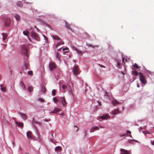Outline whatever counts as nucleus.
<instances>
[{"mask_svg": "<svg viewBox=\"0 0 154 154\" xmlns=\"http://www.w3.org/2000/svg\"><path fill=\"white\" fill-rule=\"evenodd\" d=\"M46 89L45 87L44 86H42L41 89V91L42 92L45 93L46 91Z\"/></svg>", "mask_w": 154, "mask_h": 154, "instance_id": "obj_28", "label": "nucleus"}, {"mask_svg": "<svg viewBox=\"0 0 154 154\" xmlns=\"http://www.w3.org/2000/svg\"><path fill=\"white\" fill-rule=\"evenodd\" d=\"M1 87V90L2 92H5L6 91V88L2 84L0 85Z\"/></svg>", "mask_w": 154, "mask_h": 154, "instance_id": "obj_19", "label": "nucleus"}, {"mask_svg": "<svg viewBox=\"0 0 154 154\" xmlns=\"http://www.w3.org/2000/svg\"><path fill=\"white\" fill-rule=\"evenodd\" d=\"M59 44H60V45H63L64 44V42L63 41L61 40L59 42Z\"/></svg>", "mask_w": 154, "mask_h": 154, "instance_id": "obj_41", "label": "nucleus"}, {"mask_svg": "<svg viewBox=\"0 0 154 154\" xmlns=\"http://www.w3.org/2000/svg\"><path fill=\"white\" fill-rule=\"evenodd\" d=\"M56 91L54 90H53L52 91V94L53 96L55 95Z\"/></svg>", "mask_w": 154, "mask_h": 154, "instance_id": "obj_38", "label": "nucleus"}, {"mask_svg": "<svg viewBox=\"0 0 154 154\" xmlns=\"http://www.w3.org/2000/svg\"><path fill=\"white\" fill-rule=\"evenodd\" d=\"M9 73L11 75L12 74V71L11 70L10 71H9Z\"/></svg>", "mask_w": 154, "mask_h": 154, "instance_id": "obj_46", "label": "nucleus"}, {"mask_svg": "<svg viewBox=\"0 0 154 154\" xmlns=\"http://www.w3.org/2000/svg\"><path fill=\"white\" fill-rule=\"evenodd\" d=\"M142 132L144 134H150L151 133L148 131H142Z\"/></svg>", "mask_w": 154, "mask_h": 154, "instance_id": "obj_33", "label": "nucleus"}, {"mask_svg": "<svg viewBox=\"0 0 154 154\" xmlns=\"http://www.w3.org/2000/svg\"><path fill=\"white\" fill-rule=\"evenodd\" d=\"M49 67L51 70H52L55 68V64L53 63H49Z\"/></svg>", "mask_w": 154, "mask_h": 154, "instance_id": "obj_8", "label": "nucleus"}, {"mask_svg": "<svg viewBox=\"0 0 154 154\" xmlns=\"http://www.w3.org/2000/svg\"><path fill=\"white\" fill-rule=\"evenodd\" d=\"M33 121L32 122V124H37L39 125H41L42 123L40 122H38L37 121H35L34 120V119L33 118H32Z\"/></svg>", "mask_w": 154, "mask_h": 154, "instance_id": "obj_23", "label": "nucleus"}, {"mask_svg": "<svg viewBox=\"0 0 154 154\" xmlns=\"http://www.w3.org/2000/svg\"><path fill=\"white\" fill-rule=\"evenodd\" d=\"M29 66V64L28 62H26L24 64V67L26 69H27Z\"/></svg>", "mask_w": 154, "mask_h": 154, "instance_id": "obj_32", "label": "nucleus"}, {"mask_svg": "<svg viewBox=\"0 0 154 154\" xmlns=\"http://www.w3.org/2000/svg\"><path fill=\"white\" fill-rule=\"evenodd\" d=\"M122 61L123 62L124 61V58H122Z\"/></svg>", "mask_w": 154, "mask_h": 154, "instance_id": "obj_58", "label": "nucleus"}, {"mask_svg": "<svg viewBox=\"0 0 154 154\" xmlns=\"http://www.w3.org/2000/svg\"><path fill=\"white\" fill-rule=\"evenodd\" d=\"M60 110V109L59 108H55L54 110L50 112V114L56 113Z\"/></svg>", "mask_w": 154, "mask_h": 154, "instance_id": "obj_10", "label": "nucleus"}, {"mask_svg": "<svg viewBox=\"0 0 154 154\" xmlns=\"http://www.w3.org/2000/svg\"><path fill=\"white\" fill-rule=\"evenodd\" d=\"M60 57V55L58 54V52H57L56 54V57L58 59L60 60L59 58Z\"/></svg>", "mask_w": 154, "mask_h": 154, "instance_id": "obj_36", "label": "nucleus"}, {"mask_svg": "<svg viewBox=\"0 0 154 154\" xmlns=\"http://www.w3.org/2000/svg\"><path fill=\"white\" fill-rule=\"evenodd\" d=\"M132 74L135 75V76H138V75H139V73L138 72L136 71H132Z\"/></svg>", "mask_w": 154, "mask_h": 154, "instance_id": "obj_25", "label": "nucleus"}, {"mask_svg": "<svg viewBox=\"0 0 154 154\" xmlns=\"http://www.w3.org/2000/svg\"><path fill=\"white\" fill-rule=\"evenodd\" d=\"M68 48H66V49H65L64 48H63V51H64L65 50H67V49H68Z\"/></svg>", "mask_w": 154, "mask_h": 154, "instance_id": "obj_49", "label": "nucleus"}, {"mask_svg": "<svg viewBox=\"0 0 154 154\" xmlns=\"http://www.w3.org/2000/svg\"><path fill=\"white\" fill-rule=\"evenodd\" d=\"M99 65L100 66H101V67H104V68H105V66L103 65H100V64H99Z\"/></svg>", "mask_w": 154, "mask_h": 154, "instance_id": "obj_47", "label": "nucleus"}, {"mask_svg": "<svg viewBox=\"0 0 154 154\" xmlns=\"http://www.w3.org/2000/svg\"><path fill=\"white\" fill-rule=\"evenodd\" d=\"M26 135L28 138L29 139L32 138V134L31 131H28L26 133Z\"/></svg>", "mask_w": 154, "mask_h": 154, "instance_id": "obj_9", "label": "nucleus"}, {"mask_svg": "<svg viewBox=\"0 0 154 154\" xmlns=\"http://www.w3.org/2000/svg\"><path fill=\"white\" fill-rule=\"evenodd\" d=\"M139 87H140V86H139V85L138 84H137V87L138 88H139Z\"/></svg>", "mask_w": 154, "mask_h": 154, "instance_id": "obj_57", "label": "nucleus"}, {"mask_svg": "<svg viewBox=\"0 0 154 154\" xmlns=\"http://www.w3.org/2000/svg\"><path fill=\"white\" fill-rule=\"evenodd\" d=\"M100 128H103V127H101V126H100Z\"/></svg>", "mask_w": 154, "mask_h": 154, "instance_id": "obj_63", "label": "nucleus"}, {"mask_svg": "<svg viewBox=\"0 0 154 154\" xmlns=\"http://www.w3.org/2000/svg\"><path fill=\"white\" fill-rule=\"evenodd\" d=\"M14 17H15V18L16 19V20L17 21H18V20H20V17L19 15H18L17 14H16L15 15Z\"/></svg>", "mask_w": 154, "mask_h": 154, "instance_id": "obj_29", "label": "nucleus"}, {"mask_svg": "<svg viewBox=\"0 0 154 154\" xmlns=\"http://www.w3.org/2000/svg\"><path fill=\"white\" fill-rule=\"evenodd\" d=\"M120 112L119 109H115L112 111V114L114 115H116L117 113H119Z\"/></svg>", "mask_w": 154, "mask_h": 154, "instance_id": "obj_13", "label": "nucleus"}, {"mask_svg": "<svg viewBox=\"0 0 154 154\" xmlns=\"http://www.w3.org/2000/svg\"><path fill=\"white\" fill-rule=\"evenodd\" d=\"M99 103V104L100 106H101V102H100V103Z\"/></svg>", "mask_w": 154, "mask_h": 154, "instance_id": "obj_54", "label": "nucleus"}, {"mask_svg": "<svg viewBox=\"0 0 154 154\" xmlns=\"http://www.w3.org/2000/svg\"><path fill=\"white\" fill-rule=\"evenodd\" d=\"M60 44H59V43L57 44L56 45V47H57V46H59V45H60Z\"/></svg>", "mask_w": 154, "mask_h": 154, "instance_id": "obj_50", "label": "nucleus"}, {"mask_svg": "<svg viewBox=\"0 0 154 154\" xmlns=\"http://www.w3.org/2000/svg\"><path fill=\"white\" fill-rule=\"evenodd\" d=\"M61 115H62V116H64V113H63V112H62V113L61 114Z\"/></svg>", "mask_w": 154, "mask_h": 154, "instance_id": "obj_52", "label": "nucleus"}, {"mask_svg": "<svg viewBox=\"0 0 154 154\" xmlns=\"http://www.w3.org/2000/svg\"><path fill=\"white\" fill-rule=\"evenodd\" d=\"M51 142H52V143H54V141L53 140H51Z\"/></svg>", "mask_w": 154, "mask_h": 154, "instance_id": "obj_64", "label": "nucleus"}, {"mask_svg": "<svg viewBox=\"0 0 154 154\" xmlns=\"http://www.w3.org/2000/svg\"><path fill=\"white\" fill-rule=\"evenodd\" d=\"M146 128V126H145L143 128H140V129H145Z\"/></svg>", "mask_w": 154, "mask_h": 154, "instance_id": "obj_48", "label": "nucleus"}, {"mask_svg": "<svg viewBox=\"0 0 154 154\" xmlns=\"http://www.w3.org/2000/svg\"><path fill=\"white\" fill-rule=\"evenodd\" d=\"M62 149V147L60 146H58L55 148L54 150L56 152H60Z\"/></svg>", "mask_w": 154, "mask_h": 154, "instance_id": "obj_17", "label": "nucleus"}, {"mask_svg": "<svg viewBox=\"0 0 154 154\" xmlns=\"http://www.w3.org/2000/svg\"><path fill=\"white\" fill-rule=\"evenodd\" d=\"M21 52L22 54L28 56L27 55L28 52V49L27 47L25 46H23L21 49Z\"/></svg>", "mask_w": 154, "mask_h": 154, "instance_id": "obj_4", "label": "nucleus"}, {"mask_svg": "<svg viewBox=\"0 0 154 154\" xmlns=\"http://www.w3.org/2000/svg\"><path fill=\"white\" fill-rule=\"evenodd\" d=\"M15 123L18 126H20L21 127L23 126V124L22 122H15Z\"/></svg>", "mask_w": 154, "mask_h": 154, "instance_id": "obj_21", "label": "nucleus"}, {"mask_svg": "<svg viewBox=\"0 0 154 154\" xmlns=\"http://www.w3.org/2000/svg\"><path fill=\"white\" fill-rule=\"evenodd\" d=\"M75 50L79 54H80L81 55H82V52L81 51L79 50V49L77 48H75Z\"/></svg>", "mask_w": 154, "mask_h": 154, "instance_id": "obj_24", "label": "nucleus"}, {"mask_svg": "<svg viewBox=\"0 0 154 154\" xmlns=\"http://www.w3.org/2000/svg\"><path fill=\"white\" fill-rule=\"evenodd\" d=\"M17 6H19L21 7V6L20 5H19L18 4H17Z\"/></svg>", "mask_w": 154, "mask_h": 154, "instance_id": "obj_56", "label": "nucleus"}, {"mask_svg": "<svg viewBox=\"0 0 154 154\" xmlns=\"http://www.w3.org/2000/svg\"><path fill=\"white\" fill-rule=\"evenodd\" d=\"M45 121H46V122H48V120H47V119H45Z\"/></svg>", "mask_w": 154, "mask_h": 154, "instance_id": "obj_62", "label": "nucleus"}, {"mask_svg": "<svg viewBox=\"0 0 154 154\" xmlns=\"http://www.w3.org/2000/svg\"><path fill=\"white\" fill-rule=\"evenodd\" d=\"M61 102L63 106H66L67 103L66 100L65 99L64 97H63L62 98V100H61Z\"/></svg>", "mask_w": 154, "mask_h": 154, "instance_id": "obj_15", "label": "nucleus"}, {"mask_svg": "<svg viewBox=\"0 0 154 154\" xmlns=\"http://www.w3.org/2000/svg\"><path fill=\"white\" fill-rule=\"evenodd\" d=\"M117 64L118 66H120L121 65V63H120L118 62L117 63Z\"/></svg>", "mask_w": 154, "mask_h": 154, "instance_id": "obj_45", "label": "nucleus"}, {"mask_svg": "<svg viewBox=\"0 0 154 154\" xmlns=\"http://www.w3.org/2000/svg\"><path fill=\"white\" fill-rule=\"evenodd\" d=\"M66 86L65 85H63V86H62V88H63V90H65V89L66 88Z\"/></svg>", "mask_w": 154, "mask_h": 154, "instance_id": "obj_40", "label": "nucleus"}, {"mask_svg": "<svg viewBox=\"0 0 154 154\" xmlns=\"http://www.w3.org/2000/svg\"><path fill=\"white\" fill-rule=\"evenodd\" d=\"M133 66L135 68L137 69H138L139 68V66L136 63H135L134 65H133Z\"/></svg>", "mask_w": 154, "mask_h": 154, "instance_id": "obj_34", "label": "nucleus"}, {"mask_svg": "<svg viewBox=\"0 0 154 154\" xmlns=\"http://www.w3.org/2000/svg\"><path fill=\"white\" fill-rule=\"evenodd\" d=\"M86 45L88 46L91 47L93 48H94L95 47H98V46L95 45V46H93L91 44H90L88 43L86 44Z\"/></svg>", "mask_w": 154, "mask_h": 154, "instance_id": "obj_27", "label": "nucleus"}, {"mask_svg": "<svg viewBox=\"0 0 154 154\" xmlns=\"http://www.w3.org/2000/svg\"><path fill=\"white\" fill-rule=\"evenodd\" d=\"M120 151H121V153L120 154H130L127 150H125L124 149H121Z\"/></svg>", "mask_w": 154, "mask_h": 154, "instance_id": "obj_12", "label": "nucleus"}, {"mask_svg": "<svg viewBox=\"0 0 154 154\" xmlns=\"http://www.w3.org/2000/svg\"><path fill=\"white\" fill-rule=\"evenodd\" d=\"M99 128L97 127V126H96V127H95L94 128H93V129H94V130H99Z\"/></svg>", "mask_w": 154, "mask_h": 154, "instance_id": "obj_42", "label": "nucleus"}, {"mask_svg": "<svg viewBox=\"0 0 154 154\" xmlns=\"http://www.w3.org/2000/svg\"><path fill=\"white\" fill-rule=\"evenodd\" d=\"M65 26L68 29H69L71 31H72V29L70 27V25L68 24L67 22H65Z\"/></svg>", "mask_w": 154, "mask_h": 154, "instance_id": "obj_18", "label": "nucleus"}, {"mask_svg": "<svg viewBox=\"0 0 154 154\" xmlns=\"http://www.w3.org/2000/svg\"><path fill=\"white\" fill-rule=\"evenodd\" d=\"M23 33L24 35L28 36V37L29 39L30 42H31V39L29 38L28 36V35L29 34V32L28 31H24L23 32Z\"/></svg>", "mask_w": 154, "mask_h": 154, "instance_id": "obj_14", "label": "nucleus"}, {"mask_svg": "<svg viewBox=\"0 0 154 154\" xmlns=\"http://www.w3.org/2000/svg\"><path fill=\"white\" fill-rule=\"evenodd\" d=\"M2 35H3V41L5 42H7L8 41V40H7L8 34L6 33H3L2 34Z\"/></svg>", "mask_w": 154, "mask_h": 154, "instance_id": "obj_6", "label": "nucleus"}, {"mask_svg": "<svg viewBox=\"0 0 154 154\" xmlns=\"http://www.w3.org/2000/svg\"><path fill=\"white\" fill-rule=\"evenodd\" d=\"M79 128L78 127H77V129H76V131H77L78 130H79Z\"/></svg>", "mask_w": 154, "mask_h": 154, "instance_id": "obj_53", "label": "nucleus"}, {"mask_svg": "<svg viewBox=\"0 0 154 154\" xmlns=\"http://www.w3.org/2000/svg\"><path fill=\"white\" fill-rule=\"evenodd\" d=\"M146 73H147L148 74H152V72L150 71H149L148 70H146Z\"/></svg>", "mask_w": 154, "mask_h": 154, "instance_id": "obj_39", "label": "nucleus"}, {"mask_svg": "<svg viewBox=\"0 0 154 154\" xmlns=\"http://www.w3.org/2000/svg\"><path fill=\"white\" fill-rule=\"evenodd\" d=\"M3 45H4L5 46H6V44H3Z\"/></svg>", "mask_w": 154, "mask_h": 154, "instance_id": "obj_61", "label": "nucleus"}, {"mask_svg": "<svg viewBox=\"0 0 154 154\" xmlns=\"http://www.w3.org/2000/svg\"><path fill=\"white\" fill-rule=\"evenodd\" d=\"M33 88L32 86L29 85L28 88V90L29 91L31 92L33 91Z\"/></svg>", "mask_w": 154, "mask_h": 154, "instance_id": "obj_22", "label": "nucleus"}, {"mask_svg": "<svg viewBox=\"0 0 154 154\" xmlns=\"http://www.w3.org/2000/svg\"><path fill=\"white\" fill-rule=\"evenodd\" d=\"M28 74L29 75H32L33 74V72L32 71H29L28 72Z\"/></svg>", "mask_w": 154, "mask_h": 154, "instance_id": "obj_35", "label": "nucleus"}, {"mask_svg": "<svg viewBox=\"0 0 154 154\" xmlns=\"http://www.w3.org/2000/svg\"><path fill=\"white\" fill-rule=\"evenodd\" d=\"M43 36L44 37V38L45 39V40H47V37L45 35H43Z\"/></svg>", "mask_w": 154, "mask_h": 154, "instance_id": "obj_44", "label": "nucleus"}, {"mask_svg": "<svg viewBox=\"0 0 154 154\" xmlns=\"http://www.w3.org/2000/svg\"><path fill=\"white\" fill-rule=\"evenodd\" d=\"M139 76L140 81L143 84H146L147 83V81L146 79L143 75V74L141 72H140L139 74Z\"/></svg>", "mask_w": 154, "mask_h": 154, "instance_id": "obj_2", "label": "nucleus"}, {"mask_svg": "<svg viewBox=\"0 0 154 154\" xmlns=\"http://www.w3.org/2000/svg\"><path fill=\"white\" fill-rule=\"evenodd\" d=\"M20 86L23 89H25V86L24 85V84L22 81H21L20 82Z\"/></svg>", "mask_w": 154, "mask_h": 154, "instance_id": "obj_26", "label": "nucleus"}, {"mask_svg": "<svg viewBox=\"0 0 154 154\" xmlns=\"http://www.w3.org/2000/svg\"><path fill=\"white\" fill-rule=\"evenodd\" d=\"M12 143L13 144V146H14V141H12Z\"/></svg>", "mask_w": 154, "mask_h": 154, "instance_id": "obj_51", "label": "nucleus"}, {"mask_svg": "<svg viewBox=\"0 0 154 154\" xmlns=\"http://www.w3.org/2000/svg\"><path fill=\"white\" fill-rule=\"evenodd\" d=\"M54 101L55 103L57 102L58 101V99L57 97H54L53 98Z\"/></svg>", "mask_w": 154, "mask_h": 154, "instance_id": "obj_31", "label": "nucleus"}, {"mask_svg": "<svg viewBox=\"0 0 154 154\" xmlns=\"http://www.w3.org/2000/svg\"><path fill=\"white\" fill-rule=\"evenodd\" d=\"M78 69L79 67L77 66H75L73 68V73L76 75H77L79 73Z\"/></svg>", "mask_w": 154, "mask_h": 154, "instance_id": "obj_5", "label": "nucleus"}, {"mask_svg": "<svg viewBox=\"0 0 154 154\" xmlns=\"http://www.w3.org/2000/svg\"><path fill=\"white\" fill-rule=\"evenodd\" d=\"M74 127H76V128H77V127H77V126H75V125H74Z\"/></svg>", "mask_w": 154, "mask_h": 154, "instance_id": "obj_60", "label": "nucleus"}, {"mask_svg": "<svg viewBox=\"0 0 154 154\" xmlns=\"http://www.w3.org/2000/svg\"><path fill=\"white\" fill-rule=\"evenodd\" d=\"M152 144L153 145H154V140L153 141L152 143Z\"/></svg>", "mask_w": 154, "mask_h": 154, "instance_id": "obj_55", "label": "nucleus"}, {"mask_svg": "<svg viewBox=\"0 0 154 154\" xmlns=\"http://www.w3.org/2000/svg\"><path fill=\"white\" fill-rule=\"evenodd\" d=\"M38 100L39 101L41 102H43L44 101V100L43 99L41 98H38Z\"/></svg>", "mask_w": 154, "mask_h": 154, "instance_id": "obj_37", "label": "nucleus"}, {"mask_svg": "<svg viewBox=\"0 0 154 154\" xmlns=\"http://www.w3.org/2000/svg\"><path fill=\"white\" fill-rule=\"evenodd\" d=\"M112 103L114 105L120 103L116 99H113L112 101Z\"/></svg>", "mask_w": 154, "mask_h": 154, "instance_id": "obj_20", "label": "nucleus"}, {"mask_svg": "<svg viewBox=\"0 0 154 154\" xmlns=\"http://www.w3.org/2000/svg\"><path fill=\"white\" fill-rule=\"evenodd\" d=\"M53 37L54 39L55 40H59L60 39V38L57 35H53Z\"/></svg>", "mask_w": 154, "mask_h": 154, "instance_id": "obj_30", "label": "nucleus"}, {"mask_svg": "<svg viewBox=\"0 0 154 154\" xmlns=\"http://www.w3.org/2000/svg\"><path fill=\"white\" fill-rule=\"evenodd\" d=\"M109 116L107 114H105L103 115L102 116H101L100 117V118L102 120L106 119H107L109 118Z\"/></svg>", "mask_w": 154, "mask_h": 154, "instance_id": "obj_7", "label": "nucleus"}, {"mask_svg": "<svg viewBox=\"0 0 154 154\" xmlns=\"http://www.w3.org/2000/svg\"><path fill=\"white\" fill-rule=\"evenodd\" d=\"M131 131H127V133L126 134H120V136L121 137H126L127 136H129V135H128V134H131Z\"/></svg>", "mask_w": 154, "mask_h": 154, "instance_id": "obj_11", "label": "nucleus"}, {"mask_svg": "<svg viewBox=\"0 0 154 154\" xmlns=\"http://www.w3.org/2000/svg\"><path fill=\"white\" fill-rule=\"evenodd\" d=\"M19 114L24 120H26V115L25 114L20 112Z\"/></svg>", "mask_w": 154, "mask_h": 154, "instance_id": "obj_16", "label": "nucleus"}, {"mask_svg": "<svg viewBox=\"0 0 154 154\" xmlns=\"http://www.w3.org/2000/svg\"><path fill=\"white\" fill-rule=\"evenodd\" d=\"M19 149H20V150H22V149H21V147H19Z\"/></svg>", "mask_w": 154, "mask_h": 154, "instance_id": "obj_59", "label": "nucleus"}, {"mask_svg": "<svg viewBox=\"0 0 154 154\" xmlns=\"http://www.w3.org/2000/svg\"><path fill=\"white\" fill-rule=\"evenodd\" d=\"M31 35L33 38L35 40L38 41H39L40 40V38L38 36V35L36 32L34 31H32L31 32Z\"/></svg>", "mask_w": 154, "mask_h": 154, "instance_id": "obj_1", "label": "nucleus"}, {"mask_svg": "<svg viewBox=\"0 0 154 154\" xmlns=\"http://www.w3.org/2000/svg\"><path fill=\"white\" fill-rule=\"evenodd\" d=\"M95 131V130L94 129H93V128H91L90 129V131L91 132H94Z\"/></svg>", "mask_w": 154, "mask_h": 154, "instance_id": "obj_43", "label": "nucleus"}, {"mask_svg": "<svg viewBox=\"0 0 154 154\" xmlns=\"http://www.w3.org/2000/svg\"><path fill=\"white\" fill-rule=\"evenodd\" d=\"M3 21L4 23V25L6 26H9L11 23V20L8 17H5L3 19Z\"/></svg>", "mask_w": 154, "mask_h": 154, "instance_id": "obj_3", "label": "nucleus"}]
</instances>
